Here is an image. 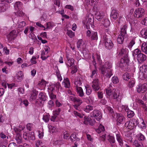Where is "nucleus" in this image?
<instances>
[{
	"mask_svg": "<svg viewBox=\"0 0 147 147\" xmlns=\"http://www.w3.org/2000/svg\"><path fill=\"white\" fill-rule=\"evenodd\" d=\"M128 50L126 48H122L119 52V55L120 56H122L123 57L121 59L120 63L119 64L120 67H124L125 65V63L127 64L129 63V60L128 56Z\"/></svg>",
	"mask_w": 147,
	"mask_h": 147,
	"instance_id": "nucleus-1",
	"label": "nucleus"
},
{
	"mask_svg": "<svg viewBox=\"0 0 147 147\" xmlns=\"http://www.w3.org/2000/svg\"><path fill=\"white\" fill-rule=\"evenodd\" d=\"M103 39L105 48L108 49H111L113 46V44L109 37L107 35L103 36Z\"/></svg>",
	"mask_w": 147,
	"mask_h": 147,
	"instance_id": "nucleus-2",
	"label": "nucleus"
},
{
	"mask_svg": "<svg viewBox=\"0 0 147 147\" xmlns=\"http://www.w3.org/2000/svg\"><path fill=\"white\" fill-rule=\"evenodd\" d=\"M138 125V122L136 119H132L130 121H127L125 124V127L129 129H133Z\"/></svg>",
	"mask_w": 147,
	"mask_h": 147,
	"instance_id": "nucleus-3",
	"label": "nucleus"
},
{
	"mask_svg": "<svg viewBox=\"0 0 147 147\" xmlns=\"http://www.w3.org/2000/svg\"><path fill=\"white\" fill-rule=\"evenodd\" d=\"M112 97L113 99H115L116 101H120L121 99V96L119 92V91L117 89L114 90L113 91Z\"/></svg>",
	"mask_w": 147,
	"mask_h": 147,
	"instance_id": "nucleus-4",
	"label": "nucleus"
},
{
	"mask_svg": "<svg viewBox=\"0 0 147 147\" xmlns=\"http://www.w3.org/2000/svg\"><path fill=\"white\" fill-rule=\"evenodd\" d=\"M23 6V5L20 2H16L14 5V7L16 10L18 11L17 12V14L19 16H22L23 15H24V13L22 11V9Z\"/></svg>",
	"mask_w": 147,
	"mask_h": 147,
	"instance_id": "nucleus-5",
	"label": "nucleus"
},
{
	"mask_svg": "<svg viewBox=\"0 0 147 147\" xmlns=\"http://www.w3.org/2000/svg\"><path fill=\"white\" fill-rule=\"evenodd\" d=\"M86 22L84 24H86V28L87 29H90V27H92V24L94 22L93 17L92 15L88 16L87 19H86Z\"/></svg>",
	"mask_w": 147,
	"mask_h": 147,
	"instance_id": "nucleus-6",
	"label": "nucleus"
},
{
	"mask_svg": "<svg viewBox=\"0 0 147 147\" xmlns=\"http://www.w3.org/2000/svg\"><path fill=\"white\" fill-rule=\"evenodd\" d=\"M92 117H95L98 121H99L102 118V115L101 112L99 110L95 109L90 113Z\"/></svg>",
	"mask_w": 147,
	"mask_h": 147,
	"instance_id": "nucleus-7",
	"label": "nucleus"
},
{
	"mask_svg": "<svg viewBox=\"0 0 147 147\" xmlns=\"http://www.w3.org/2000/svg\"><path fill=\"white\" fill-rule=\"evenodd\" d=\"M136 89L138 93H144L147 90V84L146 83L143 84H140L137 86Z\"/></svg>",
	"mask_w": 147,
	"mask_h": 147,
	"instance_id": "nucleus-8",
	"label": "nucleus"
},
{
	"mask_svg": "<svg viewBox=\"0 0 147 147\" xmlns=\"http://www.w3.org/2000/svg\"><path fill=\"white\" fill-rule=\"evenodd\" d=\"M101 73L103 75L105 76L108 78H110L111 76L112 75V70L108 69H104L103 68H102L101 70H100Z\"/></svg>",
	"mask_w": 147,
	"mask_h": 147,
	"instance_id": "nucleus-9",
	"label": "nucleus"
},
{
	"mask_svg": "<svg viewBox=\"0 0 147 147\" xmlns=\"http://www.w3.org/2000/svg\"><path fill=\"white\" fill-rule=\"evenodd\" d=\"M134 16L136 18H141L144 14V9L141 8L136 9L134 12Z\"/></svg>",
	"mask_w": 147,
	"mask_h": 147,
	"instance_id": "nucleus-10",
	"label": "nucleus"
},
{
	"mask_svg": "<svg viewBox=\"0 0 147 147\" xmlns=\"http://www.w3.org/2000/svg\"><path fill=\"white\" fill-rule=\"evenodd\" d=\"M94 11H96L95 17L98 21H100L103 18L104 14L103 12L98 9H94Z\"/></svg>",
	"mask_w": 147,
	"mask_h": 147,
	"instance_id": "nucleus-11",
	"label": "nucleus"
},
{
	"mask_svg": "<svg viewBox=\"0 0 147 147\" xmlns=\"http://www.w3.org/2000/svg\"><path fill=\"white\" fill-rule=\"evenodd\" d=\"M84 123L86 125H88L89 123L90 125H93L96 122L94 119H92L91 118H87L86 117H84Z\"/></svg>",
	"mask_w": 147,
	"mask_h": 147,
	"instance_id": "nucleus-12",
	"label": "nucleus"
},
{
	"mask_svg": "<svg viewBox=\"0 0 147 147\" xmlns=\"http://www.w3.org/2000/svg\"><path fill=\"white\" fill-rule=\"evenodd\" d=\"M92 83V87L93 90L95 91H98L100 89L98 80V79H96L94 80Z\"/></svg>",
	"mask_w": 147,
	"mask_h": 147,
	"instance_id": "nucleus-13",
	"label": "nucleus"
},
{
	"mask_svg": "<svg viewBox=\"0 0 147 147\" xmlns=\"http://www.w3.org/2000/svg\"><path fill=\"white\" fill-rule=\"evenodd\" d=\"M110 16L111 19L116 20L119 16L117 11L115 9L113 8L112 9Z\"/></svg>",
	"mask_w": 147,
	"mask_h": 147,
	"instance_id": "nucleus-14",
	"label": "nucleus"
},
{
	"mask_svg": "<svg viewBox=\"0 0 147 147\" xmlns=\"http://www.w3.org/2000/svg\"><path fill=\"white\" fill-rule=\"evenodd\" d=\"M77 47L78 48H82L84 49L86 48V45L84 41L82 40H79L77 43Z\"/></svg>",
	"mask_w": 147,
	"mask_h": 147,
	"instance_id": "nucleus-15",
	"label": "nucleus"
},
{
	"mask_svg": "<svg viewBox=\"0 0 147 147\" xmlns=\"http://www.w3.org/2000/svg\"><path fill=\"white\" fill-rule=\"evenodd\" d=\"M112 64L109 61H107L106 62L104 65H101L100 67V70H101V69L102 68H103L104 69H110V68L112 67Z\"/></svg>",
	"mask_w": 147,
	"mask_h": 147,
	"instance_id": "nucleus-16",
	"label": "nucleus"
},
{
	"mask_svg": "<svg viewBox=\"0 0 147 147\" xmlns=\"http://www.w3.org/2000/svg\"><path fill=\"white\" fill-rule=\"evenodd\" d=\"M66 58L67 60L66 65L67 66L71 67L74 63V60L73 58L69 57V55H67Z\"/></svg>",
	"mask_w": 147,
	"mask_h": 147,
	"instance_id": "nucleus-17",
	"label": "nucleus"
},
{
	"mask_svg": "<svg viewBox=\"0 0 147 147\" xmlns=\"http://www.w3.org/2000/svg\"><path fill=\"white\" fill-rule=\"evenodd\" d=\"M136 58L138 61L143 62L146 60V56L144 54L141 53L136 56Z\"/></svg>",
	"mask_w": 147,
	"mask_h": 147,
	"instance_id": "nucleus-18",
	"label": "nucleus"
},
{
	"mask_svg": "<svg viewBox=\"0 0 147 147\" xmlns=\"http://www.w3.org/2000/svg\"><path fill=\"white\" fill-rule=\"evenodd\" d=\"M116 118L117 125H118L119 124H121L123 120L125 119V118L121 115L117 113L116 114Z\"/></svg>",
	"mask_w": 147,
	"mask_h": 147,
	"instance_id": "nucleus-19",
	"label": "nucleus"
},
{
	"mask_svg": "<svg viewBox=\"0 0 147 147\" xmlns=\"http://www.w3.org/2000/svg\"><path fill=\"white\" fill-rule=\"evenodd\" d=\"M16 77L17 81L19 82L22 80L24 77V75L22 71H21L18 72Z\"/></svg>",
	"mask_w": 147,
	"mask_h": 147,
	"instance_id": "nucleus-20",
	"label": "nucleus"
},
{
	"mask_svg": "<svg viewBox=\"0 0 147 147\" xmlns=\"http://www.w3.org/2000/svg\"><path fill=\"white\" fill-rule=\"evenodd\" d=\"M76 89L77 93L78 94L79 96L82 97L84 96V92L81 87L78 86H76Z\"/></svg>",
	"mask_w": 147,
	"mask_h": 147,
	"instance_id": "nucleus-21",
	"label": "nucleus"
},
{
	"mask_svg": "<svg viewBox=\"0 0 147 147\" xmlns=\"http://www.w3.org/2000/svg\"><path fill=\"white\" fill-rule=\"evenodd\" d=\"M127 29V25H125L123 26L121 28L120 34L123 35L124 36H127L126 30Z\"/></svg>",
	"mask_w": 147,
	"mask_h": 147,
	"instance_id": "nucleus-22",
	"label": "nucleus"
},
{
	"mask_svg": "<svg viewBox=\"0 0 147 147\" xmlns=\"http://www.w3.org/2000/svg\"><path fill=\"white\" fill-rule=\"evenodd\" d=\"M145 138H140V140H135L133 142V144L136 147H143V145H141L140 144V140L142 141L144 140Z\"/></svg>",
	"mask_w": 147,
	"mask_h": 147,
	"instance_id": "nucleus-23",
	"label": "nucleus"
},
{
	"mask_svg": "<svg viewBox=\"0 0 147 147\" xmlns=\"http://www.w3.org/2000/svg\"><path fill=\"white\" fill-rule=\"evenodd\" d=\"M82 79L81 78L76 77L75 79V84L76 86H80L82 84Z\"/></svg>",
	"mask_w": 147,
	"mask_h": 147,
	"instance_id": "nucleus-24",
	"label": "nucleus"
},
{
	"mask_svg": "<svg viewBox=\"0 0 147 147\" xmlns=\"http://www.w3.org/2000/svg\"><path fill=\"white\" fill-rule=\"evenodd\" d=\"M140 34L142 37L147 40V29L144 28L140 31Z\"/></svg>",
	"mask_w": 147,
	"mask_h": 147,
	"instance_id": "nucleus-25",
	"label": "nucleus"
},
{
	"mask_svg": "<svg viewBox=\"0 0 147 147\" xmlns=\"http://www.w3.org/2000/svg\"><path fill=\"white\" fill-rule=\"evenodd\" d=\"M38 98L41 100L45 101L47 100V97L45 94L42 92H40L38 94Z\"/></svg>",
	"mask_w": 147,
	"mask_h": 147,
	"instance_id": "nucleus-26",
	"label": "nucleus"
},
{
	"mask_svg": "<svg viewBox=\"0 0 147 147\" xmlns=\"http://www.w3.org/2000/svg\"><path fill=\"white\" fill-rule=\"evenodd\" d=\"M127 36H124L123 35L119 34L117 39L118 43L119 44H122L123 42L124 39Z\"/></svg>",
	"mask_w": 147,
	"mask_h": 147,
	"instance_id": "nucleus-27",
	"label": "nucleus"
},
{
	"mask_svg": "<svg viewBox=\"0 0 147 147\" xmlns=\"http://www.w3.org/2000/svg\"><path fill=\"white\" fill-rule=\"evenodd\" d=\"M15 32L16 31L15 30H13L7 36V38L9 40H11L13 39V36Z\"/></svg>",
	"mask_w": 147,
	"mask_h": 147,
	"instance_id": "nucleus-28",
	"label": "nucleus"
},
{
	"mask_svg": "<svg viewBox=\"0 0 147 147\" xmlns=\"http://www.w3.org/2000/svg\"><path fill=\"white\" fill-rule=\"evenodd\" d=\"M141 53V51L140 50L138 49H135L132 52V55L134 58L135 59L136 56H138Z\"/></svg>",
	"mask_w": 147,
	"mask_h": 147,
	"instance_id": "nucleus-29",
	"label": "nucleus"
},
{
	"mask_svg": "<svg viewBox=\"0 0 147 147\" xmlns=\"http://www.w3.org/2000/svg\"><path fill=\"white\" fill-rule=\"evenodd\" d=\"M92 40H97L98 38L97 32L94 31H92V34L90 37Z\"/></svg>",
	"mask_w": 147,
	"mask_h": 147,
	"instance_id": "nucleus-30",
	"label": "nucleus"
},
{
	"mask_svg": "<svg viewBox=\"0 0 147 147\" xmlns=\"http://www.w3.org/2000/svg\"><path fill=\"white\" fill-rule=\"evenodd\" d=\"M63 83L64 84L65 87V88H69L70 86V83L68 78H66L65 79H64Z\"/></svg>",
	"mask_w": 147,
	"mask_h": 147,
	"instance_id": "nucleus-31",
	"label": "nucleus"
},
{
	"mask_svg": "<svg viewBox=\"0 0 147 147\" xmlns=\"http://www.w3.org/2000/svg\"><path fill=\"white\" fill-rule=\"evenodd\" d=\"M132 27L135 28L137 29L139 26V23L138 22V21L136 20H134L131 22V23Z\"/></svg>",
	"mask_w": 147,
	"mask_h": 147,
	"instance_id": "nucleus-32",
	"label": "nucleus"
},
{
	"mask_svg": "<svg viewBox=\"0 0 147 147\" xmlns=\"http://www.w3.org/2000/svg\"><path fill=\"white\" fill-rule=\"evenodd\" d=\"M131 78L130 75L127 73H125L123 75V78L125 80L128 81Z\"/></svg>",
	"mask_w": 147,
	"mask_h": 147,
	"instance_id": "nucleus-33",
	"label": "nucleus"
},
{
	"mask_svg": "<svg viewBox=\"0 0 147 147\" xmlns=\"http://www.w3.org/2000/svg\"><path fill=\"white\" fill-rule=\"evenodd\" d=\"M141 50L145 53L147 54V44L144 42L142 44Z\"/></svg>",
	"mask_w": 147,
	"mask_h": 147,
	"instance_id": "nucleus-34",
	"label": "nucleus"
},
{
	"mask_svg": "<svg viewBox=\"0 0 147 147\" xmlns=\"http://www.w3.org/2000/svg\"><path fill=\"white\" fill-rule=\"evenodd\" d=\"M115 89L113 88L112 87H109L106 90V92L107 95L110 96L113 94V91Z\"/></svg>",
	"mask_w": 147,
	"mask_h": 147,
	"instance_id": "nucleus-35",
	"label": "nucleus"
},
{
	"mask_svg": "<svg viewBox=\"0 0 147 147\" xmlns=\"http://www.w3.org/2000/svg\"><path fill=\"white\" fill-rule=\"evenodd\" d=\"M6 5L3 3H0V12H4L6 10L7 8Z\"/></svg>",
	"mask_w": 147,
	"mask_h": 147,
	"instance_id": "nucleus-36",
	"label": "nucleus"
},
{
	"mask_svg": "<svg viewBox=\"0 0 147 147\" xmlns=\"http://www.w3.org/2000/svg\"><path fill=\"white\" fill-rule=\"evenodd\" d=\"M134 115V113L133 111L129 110L128 108H127V116L128 118H131Z\"/></svg>",
	"mask_w": 147,
	"mask_h": 147,
	"instance_id": "nucleus-37",
	"label": "nucleus"
},
{
	"mask_svg": "<svg viewBox=\"0 0 147 147\" xmlns=\"http://www.w3.org/2000/svg\"><path fill=\"white\" fill-rule=\"evenodd\" d=\"M135 79L134 78H131L130 79L128 84V86L129 87H133L135 84Z\"/></svg>",
	"mask_w": 147,
	"mask_h": 147,
	"instance_id": "nucleus-38",
	"label": "nucleus"
},
{
	"mask_svg": "<svg viewBox=\"0 0 147 147\" xmlns=\"http://www.w3.org/2000/svg\"><path fill=\"white\" fill-rule=\"evenodd\" d=\"M105 130V127L103 126L100 125L98 128L96 130V132L98 134H99L102 132L103 131Z\"/></svg>",
	"mask_w": 147,
	"mask_h": 147,
	"instance_id": "nucleus-39",
	"label": "nucleus"
},
{
	"mask_svg": "<svg viewBox=\"0 0 147 147\" xmlns=\"http://www.w3.org/2000/svg\"><path fill=\"white\" fill-rule=\"evenodd\" d=\"M140 69L141 72H147V66L144 65H143L142 66L140 67Z\"/></svg>",
	"mask_w": 147,
	"mask_h": 147,
	"instance_id": "nucleus-40",
	"label": "nucleus"
},
{
	"mask_svg": "<svg viewBox=\"0 0 147 147\" xmlns=\"http://www.w3.org/2000/svg\"><path fill=\"white\" fill-rule=\"evenodd\" d=\"M93 109L92 106L87 105L84 108V110L86 112L89 113L90 111L92 110Z\"/></svg>",
	"mask_w": 147,
	"mask_h": 147,
	"instance_id": "nucleus-41",
	"label": "nucleus"
},
{
	"mask_svg": "<svg viewBox=\"0 0 147 147\" xmlns=\"http://www.w3.org/2000/svg\"><path fill=\"white\" fill-rule=\"evenodd\" d=\"M60 138H59V139L57 140L55 139L53 141L52 143L53 144L56 145L58 144H60L62 143V141L61 139H60Z\"/></svg>",
	"mask_w": 147,
	"mask_h": 147,
	"instance_id": "nucleus-42",
	"label": "nucleus"
},
{
	"mask_svg": "<svg viewBox=\"0 0 147 147\" xmlns=\"http://www.w3.org/2000/svg\"><path fill=\"white\" fill-rule=\"evenodd\" d=\"M112 81L114 84H116L119 82V80L117 76H114L112 78Z\"/></svg>",
	"mask_w": 147,
	"mask_h": 147,
	"instance_id": "nucleus-43",
	"label": "nucleus"
},
{
	"mask_svg": "<svg viewBox=\"0 0 147 147\" xmlns=\"http://www.w3.org/2000/svg\"><path fill=\"white\" fill-rule=\"evenodd\" d=\"M140 78H141L142 80H143L144 79L146 78L147 77V73L141 72V74H140Z\"/></svg>",
	"mask_w": 147,
	"mask_h": 147,
	"instance_id": "nucleus-44",
	"label": "nucleus"
},
{
	"mask_svg": "<svg viewBox=\"0 0 147 147\" xmlns=\"http://www.w3.org/2000/svg\"><path fill=\"white\" fill-rule=\"evenodd\" d=\"M73 113L76 117H78L80 118H82L83 117L84 115H82L80 113H78L76 111H74Z\"/></svg>",
	"mask_w": 147,
	"mask_h": 147,
	"instance_id": "nucleus-45",
	"label": "nucleus"
},
{
	"mask_svg": "<svg viewBox=\"0 0 147 147\" xmlns=\"http://www.w3.org/2000/svg\"><path fill=\"white\" fill-rule=\"evenodd\" d=\"M67 35L70 38H72L74 36V33L71 30H68L67 31Z\"/></svg>",
	"mask_w": 147,
	"mask_h": 147,
	"instance_id": "nucleus-46",
	"label": "nucleus"
},
{
	"mask_svg": "<svg viewBox=\"0 0 147 147\" xmlns=\"http://www.w3.org/2000/svg\"><path fill=\"white\" fill-rule=\"evenodd\" d=\"M104 22V25L105 27H107L110 25V21L107 19H105Z\"/></svg>",
	"mask_w": 147,
	"mask_h": 147,
	"instance_id": "nucleus-47",
	"label": "nucleus"
},
{
	"mask_svg": "<svg viewBox=\"0 0 147 147\" xmlns=\"http://www.w3.org/2000/svg\"><path fill=\"white\" fill-rule=\"evenodd\" d=\"M135 44V41L134 39H133L129 43L128 47L129 49H131L133 45Z\"/></svg>",
	"mask_w": 147,
	"mask_h": 147,
	"instance_id": "nucleus-48",
	"label": "nucleus"
},
{
	"mask_svg": "<svg viewBox=\"0 0 147 147\" xmlns=\"http://www.w3.org/2000/svg\"><path fill=\"white\" fill-rule=\"evenodd\" d=\"M86 89V94L87 95H89L92 92V89L89 87H85Z\"/></svg>",
	"mask_w": 147,
	"mask_h": 147,
	"instance_id": "nucleus-49",
	"label": "nucleus"
},
{
	"mask_svg": "<svg viewBox=\"0 0 147 147\" xmlns=\"http://www.w3.org/2000/svg\"><path fill=\"white\" fill-rule=\"evenodd\" d=\"M56 74L58 79L60 81H61L62 80V78L60 74V72L59 70L56 71Z\"/></svg>",
	"mask_w": 147,
	"mask_h": 147,
	"instance_id": "nucleus-50",
	"label": "nucleus"
},
{
	"mask_svg": "<svg viewBox=\"0 0 147 147\" xmlns=\"http://www.w3.org/2000/svg\"><path fill=\"white\" fill-rule=\"evenodd\" d=\"M139 126L142 129H144L146 127V125L143 119H142L141 123L140 124Z\"/></svg>",
	"mask_w": 147,
	"mask_h": 147,
	"instance_id": "nucleus-51",
	"label": "nucleus"
},
{
	"mask_svg": "<svg viewBox=\"0 0 147 147\" xmlns=\"http://www.w3.org/2000/svg\"><path fill=\"white\" fill-rule=\"evenodd\" d=\"M25 23L24 21H22L20 22L18 25V27L19 28H22L25 26Z\"/></svg>",
	"mask_w": 147,
	"mask_h": 147,
	"instance_id": "nucleus-52",
	"label": "nucleus"
},
{
	"mask_svg": "<svg viewBox=\"0 0 147 147\" xmlns=\"http://www.w3.org/2000/svg\"><path fill=\"white\" fill-rule=\"evenodd\" d=\"M60 111L61 109L60 108H58L53 112V114L57 116L59 115Z\"/></svg>",
	"mask_w": 147,
	"mask_h": 147,
	"instance_id": "nucleus-53",
	"label": "nucleus"
},
{
	"mask_svg": "<svg viewBox=\"0 0 147 147\" xmlns=\"http://www.w3.org/2000/svg\"><path fill=\"white\" fill-rule=\"evenodd\" d=\"M96 56L97 61L100 64H101L102 63V61L100 55L96 54Z\"/></svg>",
	"mask_w": 147,
	"mask_h": 147,
	"instance_id": "nucleus-54",
	"label": "nucleus"
},
{
	"mask_svg": "<svg viewBox=\"0 0 147 147\" xmlns=\"http://www.w3.org/2000/svg\"><path fill=\"white\" fill-rule=\"evenodd\" d=\"M54 86H55V87L56 88V90H58L59 88L61 87V85L60 83L59 82H57L55 84H53Z\"/></svg>",
	"mask_w": 147,
	"mask_h": 147,
	"instance_id": "nucleus-55",
	"label": "nucleus"
},
{
	"mask_svg": "<svg viewBox=\"0 0 147 147\" xmlns=\"http://www.w3.org/2000/svg\"><path fill=\"white\" fill-rule=\"evenodd\" d=\"M142 24L147 26V17L145 18L142 20Z\"/></svg>",
	"mask_w": 147,
	"mask_h": 147,
	"instance_id": "nucleus-56",
	"label": "nucleus"
},
{
	"mask_svg": "<svg viewBox=\"0 0 147 147\" xmlns=\"http://www.w3.org/2000/svg\"><path fill=\"white\" fill-rule=\"evenodd\" d=\"M76 102L77 103V104L80 105L82 103V100L76 97V100H75V102Z\"/></svg>",
	"mask_w": 147,
	"mask_h": 147,
	"instance_id": "nucleus-57",
	"label": "nucleus"
},
{
	"mask_svg": "<svg viewBox=\"0 0 147 147\" xmlns=\"http://www.w3.org/2000/svg\"><path fill=\"white\" fill-rule=\"evenodd\" d=\"M49 116L47 115H44L43 117V119L45 122H48L49 121Z\"/></svg>",
	"mask_w": 147,
	"mask_h": 147,
	"instance_id": "nucleus-58",
	"label": "nucleus"
},
{
	"mask_svg": "<svg viewBox=\"0 0 147 147\" xmlns=\"http://www.w3.org/2000/svg\"><path fill=\"white\" fill-rule=\"evenodd\" d=\"M22 146H20L18 147H21ZM8 147H18L16 144L14 142H12L9 144Z\"/></svg>",
	"mask_w": 147,
	"mask_h": 147,
	"instance_id": "nucleus-59",
	"label": "nucleus"
},
{
	"mask_svg": "<svg viewBox=\"0 0 147 147\" xmlns=\"http://www.w3.org/2000/svg\"><path fill=\"white\" fill-rule=\"evenodd\" d=\"M33 125V124L32 123L28 124L26 125L27 129L29 131H31V128L32 127Z\"/></svg>",
	"mask_w": 147,
	"mask_h": 147,
	"instance_id": "nucleus-60",
	"label": "nucleus"
},
{
	"mask_svg": "<svg viewBox=\"0 0 147 147\" xmlns=\"http://www.w3.org/2000/svg\"><path fill=\"white\" fill-rule=\"evenodd\" d=\"M42 145V142H41V141L38 140L36 142V147H39V146H41Z\"/></svg>",
	"mask_w": 147,
	"mask_h": 147,
	"instance_id": "nucleus-61",
	"label": "nucleus"
},
{
	"mask_svg": "<svg viewBox=\"0 0 147 147\" xmlns=\"http://www.w3.org/2000/svg\"><path fill=\"white\" fill-rule=\"evenodd\" d=\"M55 86H54L53 84L50 86L48 88V90L51 92L54 90H55Z\"/></svg>",
	"mask_w": 147,
	"mask_h": 147,
	"instance_id": "nucleus-62",
	"label": "nucleus"
},
{
	"mask_svg": "<svg viewBox=\"0 0 147 147\" xmlns=\"http://www.w3.org/2000/svg\"><path fill=\"white\" fill-rule=\"evenodd\" d=\"M36 57L35 56L32 57V58L31 59L30 61L32 64H35L36 62L35 60Z\"/></svg>",
	"mask_w": 147,
	"mask_h": 147,
	"instance_id": "nucleus-63",
	"label": "nucleus"
},
{
	"mask_svg": "<svg viewBox=\"0 0 147 147\" xmlns=\"http://www.w3.org/2000/svg\"><path fill=\"white\" fill-rule=\"evenodd\" d=\"M49 95L51 99H53L56 97V95L53 94L52 92L49 93Z\"/></svg>",
	"mask_w": 147,
	"mask_h": 147,
	"instance_id": "nucleus-64",
	"label": "nucleus"
}]
</instances>
